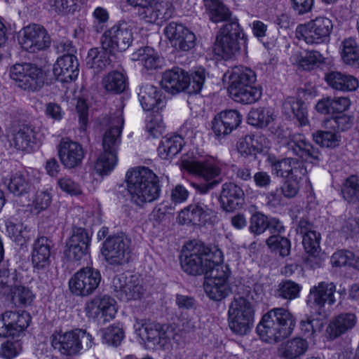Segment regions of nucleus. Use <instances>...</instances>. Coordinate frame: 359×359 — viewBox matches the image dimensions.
Wrapping results in <instances>:
<instances>
[{"instance_id": "1", "label": "nucleus", "mask_w": 359, "mask_h": 359, "mask_svg": "<svg viewBox=\"0 0 359 359\" xmlns=\"http://www.w3.org/2000/svg\"><path fill=\"white\" fill-rule=\"evenodd\" d=\"M227 74L229 83L228 91L235 102L250 104L261 98V88L254 86L257 76L252 69L247 67L236 66Z\"/></svg>"}, {"instance_id": "2", "label": "nucleus", "mask_w": 359, "mask_h": 359, "mask_svg": "<svg viewBox=\"0 0 359 359\" xmlns=\"http://www.w3.org/2000/svg\"><path fill=\"white\" fill-rule=\"evenodd\" d=\"M295 326L292 314L283 308H274L263 316L257 327L262 340L276 343L290 335Z\"/></svg>"}, {"instance_id": "3", "label": "nucleus", "mask_w": 359, "mask_h": 359, "mask_svg": "<svg viewBox=\"0 0 359 359\" xmlns=\"http://www.w3.org/2000/svg\"><path fill=\"white\" fill-rule=\"evenodd\" d=\"M126 184L131 201L139 206L157 198L156 175L147 167L130 169L126 173Z\"/></svg>"}, {"instance_id": "4", "label": "nucleus", "mask_w": 359, "mask_h": 359, "mask_svg": "<svg viewBox=\"0 0 359 359\" xmlns=\"http://www.w3.org/2000/svg\"><path fill=\"white\" fill-rule=\"evenodd\" d=\"M238 290L229 308V326L235 334L245 335L250 332L254 320L250 302L252 296L249 287L241 285Z\"/></svg>"}, {"instance_id": "5", "label": "nucleus", "mask_w": 359, "mask_h": 359, "mask_svg": "<svg viewBox=\"0 0 359 359\" xmlns=\"http://www.w3.org/2000/svg\"><path fill=\"white\" fill-rule=\"evenodd\" d=\"M205 71L199 69L190 76L183 69L177 67L163 73L161 85L167 92L172 94L180 91L187 93H198L204 84Z\"/></svg>"}, {"instance_id": "6", "label": "nucleus", "mask_w": 359, "mask_h": 359, "mask_svg": "<svg viewBox=\"0 0 359 359\" xmlns=\"http://www.w3.org/2000/svg\"><path fill=\"white\" fill-rule=\"evenodd\" d=\"M182 168L188 172L203 178L204 182H191V185L196 191L205 194L222 182V178L215 179L222 172V164L213 159L203 161L183 160Z\"/></svg>"}, {"instance_id": "7", "label": "nucleus", "mask_w": 359, "mask_h": 359, "mask_svg": "<svg viewBox=\"0 0 359 359\" xmlns=\"http://www.w3.org/2000/svg\"><path fill=\"white\" fill-rule=\"evenodd\" d=\"M215 255L212 251L201 243L187 244L182 250L180 263L184 272L192 276L205 274Z\"/></svg>"}, {"instance_id": "8", "label": "nucleus", "mask_w": 359, "mask_h": 359, "mask_svg": "<svg viewBox=\"0 0 359 359\" xmlns=\"http://www.w3.org/2000/svg\"><path fill=\"white\" fill-rule=\"evenodd\" d=\"M244 38L238 19H232L231 22L225 23L219 30L214 44L215 53L228 60L240 50L238 40Z\"/></svg>"}, {"instance_id": "9", "label": "nucleus", "mask_w": 359, "mask_h": 359, "mask_svg": "<svg viewBox=\"0 0 359 359\" xmlns=\"http://www.w3.org/2000/svg\"><path fill=\"white\" fill-rule=\"evenodd\" d=\"M333 29L330 19L326 17H317L297 28V36L307 44H320L329 41Z\"/></svg>"}, {"instance_id": "10", "label": "nucleus", "mask_w": 359, "mask_h": 359, "mask_svg": "<svg viewBox=\"0 0 359 359\" xmlns=\"http://www.w3.org/2000/svg\"><path fill=\"white\" fill-rule=\"evenodd\" d=\"M10 76L24 90L37 91L44 84L43 70L31 63L15 64L11 68Z\"/></svg>"}, {"instance_id": "11", "label": "nucleus", "mask_w": 359, "mask_h": 359, "mask_svg": "<svg viewBox=\"0 0 359 359\" xmlns=\"http://www.w3.org/2000/svg\"><path fill=\"white\" fill-rule=\"evenodd\" d=\"M101 279V274L97 269L83 267L69 279V290L76 296L88 297L98 287Z\"/></svg>"}, {"instance_id": "12", "label": "nucleus", "mask_w": 359, "mask_h": 359, "mask_svg": "<svg viewBox=\"0 0 359 359\" xmlns=\"http://www.w3.org/2000/svg\"><path fill=\"white\" fill-rule=\"evenodd\" d=\"M84 312L88 318L108 322L117 313L116 302L109 294H97L86 302Z\"/></svg>"}, {"instance_id": "13", "label": "nucleus", "mask_w": 359, "mask_h": 359, "mask_svg": "<svg viewBox=\"0 0 359 359\" xmlns=\"http://www.w3.org/2000/svg\"><path fill=\"white\" fill-rule=\"evenodd\" d=\"M336 285L334 283L320 282L317 285L311 287L306 299V304L315 309L319 316L327 318L328 313L325 310V304L333 305L336 302L334 294Z\"/></svg>"}, {"instance_id": "14", "label": "nucleus", "mask_w": 359, "mask_h": 359, "mask_svg": "<svg viewBox=\"0 0 359 359\" xmlns=\"http://www.w3.org/2000/svg\"><path fill=\"white\" fill-rule=\"evenodd\" d=\"M111 288L114 295L123 302L140 299L144 293L142 280L135 276L129 278L123 274L115 276Z\"/></svg>"}, {"instance_id": "15", "label": "nucleus", "mask_w": 359, "mask_h": 359, "mask_svg": "<svg viewBox=\"0 0 359 359\" xmlns=\"http://www.w3.org/2000/svg\"><path fill=\"white\" fill-rule=\"evenodd\" d=\"M102 46L110 53L122 52L128 48L133 41V34L126 22L114 25L102 36Z\"/></svg>"}, {"instance_id": "16", "label": "nucleus", "mask_w": 359, "mask_h": 359, "mask_svg": "<svg viewBox=\"0 0 359 359\" xmlns=\"http://www.w3.org/2000/svg\"><path fill=\"white\" fill-rule=\"evenodd\" d=\"M130 240L124 234L108 238L102 247V255L111 265H121L128 260Z\"/></svg>"}, {"instance_id": "17", "label": "nucleus", "mask_w": 359, "mask_h": 359, "mask_svg": "<svg viewBox=\"0 0 359 359\" xmlns=\"http://www.w3.org/2000/svg\"><path fill=\"white\" fill-rule=\"evenodd\" d=\"M22 48L30 53H36L48 48L51 43L46 29L38 24H32L22 29L20 39Z\"/></svg>"}, {"instance_id": "18", "label": "nucleus", "mask_w": 359, "mask_h": 359, "mask_svg": "<svg viewBox=\"0 0 359 359\" xmlns=\"http://www.w3.org/2000/svg\"><path fill=\"white\" fill-rule=\"evenodd\" d=\"M287 152L302 159V162L313 163L319 161L320 151L318 148L306 139L302 134L290 135L285 142Z\"/></svg>"}, {"instance_id": "19", "label": "nucleus", "mask_w": 359, "mask_h": 359, "mask_svg": "<svg viewBox=\"0 0 359 359\" xmlns=\"http://www.w3.org/2000/svg\"><path fill=\"white\" fill-rule=\"evenodd\" d=\"M31 322L29 314L25 311H7L0 317V337L18 336L24 332Z\"/></svg>"}, {"instance_id": "20", "label": "nucleus", "mask_w": 359, "mask_h": 359, "mask_svg": "<svg viewBox=\"0 0 359 359\" xmlns=\"http://www.w3.org/2000/svg\"><path fill=\"white\" fill-rule=\"evenodd\" d=\"M124 125L123 111L117 110L109 118V128L104 132L102 137L104 151L116 155L121 144V135Z\"/></svg>"}, {"instance_id": "21", "label": "nucleus", "mask_w": 359, "mask_h": 359, "mask_svg": "<svg viewBox=\"0 0 359 359\" xmlns=\"http://www.w3.org/2000/svg\"><path fill=\"white\" fill-rule=\"evenodd\" d=\"M57 152L61 163L68 169L79 166L85 156L83 147L69 138H62L60 140Z\"/></svg>"}, {"instance_id": "22", "label": "nucleus", "mask_w": 359, "mask_h": 359, "mask_svg": "<svg viewBox=\"0 0 359 359\" xmlns=\"http://www.w3.org/2000/svg\"><path fill=\"white\" fill-rule=\"evenodd\" d=\"M78 329L69 332H55L50 337L51 345L54 349L65 355H75L83 349L79 341Z\"/></svg>"}, {"instance_id": "23", "label": "nucleus", "mask_w": 359, "mask_h": 359, "mask_svg": "<svg viewBox=\"0 0 359 359\" xmlns=\"http://www.w3.org/2000/svg\"><path fill=\"white\" fill-rule=\"evenodd\" d=\"M212 213V210L208 205L200 198H195L191 204L179 212L177 219L182 224L202 225L205 224Z\"/></svg>"}, {"instance_id": "24", "label": "nucleus", "mask_w": 359, "mask_h": 359, "mask_svg": "<svg viewBox=\"0 0 359 359\" xmlns=\"http://www.w3.org/2000/svg\"><path fill=\"white\" fill-rule=\"evenodd\" d=\"M244 198L243 190L236 183L226 182L222 185L219 202L224 211L230 212L240 208L243 203Z\"/></svg>"}, {"instance_id": "25", "label": "nucleus", "mask_w": 359, "mask_h": 359, "mask_svg": "<svg viewBox=\"0 0 359 359\" xmlns=\"http://www.w3.org/2000/svg\"><path fill=\"white\" fill-rule=\"evenodd\" d=\"M271 172L278 177L288 179L302 173H308L304 163L295 158H284L271 162Z\"/></svg>"}, {"instance_id": "26", "label": "nucleus", "mask_w": 359, "mask_h": 359, "mask_svg": "<svg viewBox=\"0 0 359 359\" xmlns=\"http://www.w3.org/2000/svg\"><path fill=\"white\" fill-rule=\"evenodd\" d=\"M79 62L74 55H63L57 59L53 67V74L62 83L75 80L79 75Z\"/></svg>"}, {"instance_id": "27", "label": "nucleus", "mask_w": 359, "mask_h": 359, "mask_svg": "<svg viewBox=\"0 0 359 359\" xmlns=\"http://www.w3.org/2000/svg\"><path fill=\"white\" fill-rule=\"evenodd\" d=\"M53 247V241L48 237L41 236L34 241L31 255L34 269L41 270L49 266L50 250Z\"/></svg>"}, {"instance_id": "28", "label": "nucleus", "mask_w": 359, "mask_h": 359, "mask_svg": "<svg viewBox=\"0 0 359 359\" xmlns=\"http://www.w3.org/2000/svg\"><path fill=\"white\" fill-rule=\"evenodd\" d=\"M325 80L332 89L343 92L354 91L359 86L356 78L338 71H330L326 73Z\"/></svg>"}, {"instance_id": "29", "label": "nucleus", "mask_w": 359, "mask_h": 359, "mask_svg": "<svg viewBox=\"0 0 359 359\" xmlns=\"http://www.w3.org/2000/svg\"><path fill=\"white\" fill-rule=\"evenodd\" d=\"M8 138L11 146L18 150H29L36 143L35 131L28 126H23L17 130H13L8 135Z\"/></svg>"}, {"instance_id": "30", "label": "nucleus", "mask_w": 359, "mask_h": 359, "mask_svg": "<svg viewBox=\"0 0 359 359\" xmlns=\"http://www.w3.org/2000/svg\"><path fill=\"white\" fill-rule=\"evenodd\" d=\"M205 14L213 23L231 22L232 12L221 0H203Z\"/></svg>"}, {"instance_id": "31", "label": "nucleus", "mask_w": 359, "mask_h": 359, "mask_svg": "<svg viewBox=\"0 0 359 359\" xmlns=\"http://www.w3.org/2000/svg\"><path fill=\"white\" fill-rule=\"evenodd\" d=\"M135 332L144 342L146 349L156 351L157 337V323L155 321L145 320L143 322L137 321L134 325Z\"/></svg>"}, {"instance_id": "32", "label": "nucleus", "mask_w": 359, "mask_h": 359, "mask_svg": "<svg viewBox=\"0 0 359 359\" xmlns=\"http://www.w3.org/2000/svg\"><path fill=\"white\" fill-rule=\"evenodd\" d=\"M283 111L289 116H293V119L299 126H306L309 124L308 110L305 103L297 98L288 97L283 104Z\"/></svg>"}, {"instance_id": "33", "label": "nucleus", "mask_w": 359, "mask_h": 359, "mask_svg": "<svg viewBox=\"0 0 359 359\" xmlns=\"http://www.w3.org/2000/svg\"><path fill=\"white\" fill-rule=\"evenodd\" d=\"M222 262V252L219 249L215 250V255L211 261L212 264L208 267L205 272V279H212L217 282L229 283L228 279L230 275V269L227 265Z\"/></svg>"}, {"instance_id": "34", "label": "nucleus", "mask_w": 359, "mask_h": 359, "mask_svg": "<svg viewBox=\"0 0 359 359\" xmlns=\"http://www.w3.org/2000/svg\"><path fill=\"white\" fill-rule=\"evenodd\" d=\"M356 323V316L352 313L337 316L329 324L327 332L331 339H335L351 330Z\"/></svg>"}, {"instance_id": "35", "label": "nucleus", "mask_w": 359, "mask_h": 359, "mask_svg": "<svg viewBox=\"0 0 359 359\" xmlns=\"http://www.w3.org/2000/svg\"><path fill=\"white\" fill-rule=\"evenodd\" d=\"M184 144V139L179 135H167L161 140L158 145V156L163 159H168L177 154Z\"/></svg>"}, {"instance_id": "36", "label": "nucleus", "mask_w": 359, "mask_h": 359, "mask_svg": "<svg viewBox=\"0 0 359 359\" xmlns=\"http://www.w3.org/2000/svg\"><path fill=\"white\" fill-rule=\"evenodd\" d=\"M308 347L306 339L296 337L283 344L279 348V353L285 359H295L304 354Z\"/></svg>"}, {"instance_id": "37", "label": "nucleus", "mask_w": 359, "mask_h": 359, "mask_svg": "<svg viewBox=\"0 0 359 359\" xmlns=\"http://www.w3.org/2000/svg\"><path fill=\"white\" fill-rule=\"evenodd\" d=\"M103 88L108 93L120 94L127 86L126 76L120 72L113 71L107 74L102 80Z\"/></svg>"}, {"instance_id": "38", "label": "nucleus", "mask_w": 359, "mask_h": 359, "mask_svg": "<svg viewBox=\"0 0 359 359\" xmlns=\"http://www.w3.org/2000/svg\"><path fill=\"white\" fill-rule=\"evenodd\" d=\"M262 137L255 135H248L241 138L237 143V149L245 156H255L263 151L261 144Z\"/></svg>"}, {"instance_id": "39", "label": "nucleus", "mask_w": 359, "mask_h": 359, "mask_svg": "<svg viewBox=\"0 0 359 359\" xmlns=\"http://www.w3.org/2000/svg\"><path fill=\"white\" fill-rule=\"evenodd\" d=\"M203 287L207 296L216 302L225 299L231 292L229 283L217 282L212 279H205Z\"/></svg>"}, {"instance_id": "40", "label": "nucleus", "mask_w": 359, "mask_h": 359, "mask_svg": "<svg viewBox=\"0 0 359 359\" xmlns=\"http://www.w3.org/2000/svg\"><path fill=\"white\" fill-rule=\"evenodd\" d=\"M341 194L348 203L357 205L359 203V177L351 175L343 182Z\"/></svg>"}, {"instance_id": "41", "label": "nucleus", "mask_w": 359, "mask_h": 359, "mask_svg": "<svg viewBox=\"0 0 359 359\" xmlns=\"http://www.w3.org/2000/svg\"><path fill=\"white\" fill-rule=\"evenodd\" d=\"M107 50L99 49L97 48H91L86 57L87 65L98 73L104 69L109 64V60L107 53Z\"/></svg>"}, {"instance_id": "42", "label": "nucleus", "mask_w": 359, "mask_h": 359, "mask_svg": "<svg viewBox=\"0 0 359 359\" xmlns=\"http://www.w3.org/2000/svg\"><path fill=\"white\" fill-rule=\"evenodd\" d=\"M273 112L267 108L259 107L250 111L248 123L255 127L264 128L267 127L273 119Z\"/></svg>"}, {"instance_id": "43", "label": "nucleus", "mask_w": 359, "mask_h": 359, "mask_svg": "<svg viewBox=\"0 0 359 359\" xmlns=\"http://www.w3.org/2000/svg\"><path fill=\"white\" fill-rule=\"evenodd\" d=\"M133 7L142 10L140 15L147 22L155 23L157 21V0H126Z\"/></svg>"}, {"instance_id": "44", "label": "nucleus", "mask_w": 359, "mask_h": 359, "mask_svg": "<svg viewBox=\"0 0 359 359\" xmlns=\"http://www.w3.org/2000/svg\"><path fill=\"white\" fill-rule=\"evenodd\" d=\"M133 60L140 61L147 71L156 70L157 68L156 52L151 47L146 46L138 49L133 54Z\"/></svg>"}, {"instance_id": "45", "label": "nucleus", "mask_w": 359, "mask_h": 359, "mask_svg": "<svg viewBox=\"0 0 359 359\" xmlns=\"http://www.w3.org/2000/svg\"><path fill=\"white\" fill-rule=\"evenodd\" d=\"M266 243L272 252L278 253L280 257L288 256L290 253L291 243L286 237L273 235L266 239Z\"/></svg>"}, {"instance_id": "46", "label": "nucleus", "mask_w": 359, "mask_h": 359, "mask_svg": "<svg viewBox=\"0 0 359 359\" xmlns=\"http://www.w3.org/2000/svg\"><path fill=\"white\" fill-rule=\"evenodd\" d=\"M341 57L346 64L359 67V46L354 39H347L344 41Z\"/></svg>"}, {"instance_id": "47", "label": "nucleus", "mask_w": 359, "mask_h": 359, "mask_svg": "<svg viewBox=\"0 0 359 359\" xmlns=\"http://www.w3.org/2000/svg\"><path fill=\"white\" fill-rule=\"evenodd\" d=\"M157 88L154 85H145L139 94L140 102L146 111L150 113L157 104Z\"/></svg>"}, {"instance_id": "48", "label": "nucleus", "mask_w": 359, "mask_h": 359, "mask_svg": "<svg viewBox=\"0 0 359 359\" xmlns=\"http://www.w3.org/2000/svg\"><path fill=\"white\" fill-rule=\"evenodd\" d=\"M117 162V155L108 152H103L97 158L94 169L99 175H107L115 167Z\"/></svg>"}, {"instance_id": "49", "label": "nucleus", "mask_w": 359, "mask_h": 359, "mask_svg": "<svg viewBox=\"0 0 359 359\" xmlns=\"http://www.w3.org/2000/svg\"><path fill=\"white\" fill-rule=\"evenodd\" d=\"M313 139L320 147L334 148L339 145L340 135L332 131L318 130L313 134Z\"/></svg>"}, {"instance_id": "50", "label": "nucleus", "mask_w": 359, "mask_h": 359, "mask_svg": "<svg viewBox=\"0 0 359 359\" xmlns=\"http://www.w3.org/2000/svg\"><path fill=\"white\" fill-rule=\"evenodd\" d=\"M18 275L15 270L11 271L6 268L0 269V294L6 295L10 294L13 288L16 286Z\"/></svg>"}, {"instance_id": "51", "label": "nucleus", "mask_w": 359, "mask_h": 359, "mask_svg": "<svg viewBox=\"0 0 359 359\" xmlns=\"http://www.w3.org/2000/svg\"><path fill=\"white\" fill-rule=\"evenodd\" d=\"M302 244L306 252L311 255L309 259L315 258L320 250V234L316 231H309L303 235Z\"/></svg>"}, {"instance_id": "52", "label": "nucleus", "mask_w": 359, "mask_h": 359, "mask_svg": "<svg viewBox=\"0 0 359 359\" xmlns=\"http://www.w3.org/2000/svg\"><path fill=\"white\" fill-rule=\"evenodd\" d=\"M29 187V183L26 176L20 172L12 175L8 184V190L16 196H20L27 193Z\"/></svg>"}, {"instance_id": "53", "label": "nucleus", "mask_w": 359, "mask_h": 359, "mask_svg": "<svg viewBox=\"0 0 359 359\" xmlns=\"http://www.w3.org/2000/svg\"><path fill=\"white\" fill-rule=\"evenodd\" d=\"M103 342L113 346H118L124 337L122 328L111 325L102 331Z\"/></svg>"}, {"instance_id": "54", "label": "nucleus", "mask_w": 359, "mask_h": 359, "mask_svg": "<svg viewBox=\"0 0 359 359\" xmlns=\"http://www.w3.org/2000/svg\"><path fill=\"white\" fill-rule=\"evenodd\" d=\"M308 173H302L300 175H297L292 177L286 179V181L280 187L283 196L287 198H292L295 197L299 193L300 188V182L304 177H306Z\"/></svg>"}, {"instance_id": "55", "label": "nucleus", "mask_w": 359, "mask_h": 359, "mask_svg": "<svg viewBox=\"0 0 359 359\" xmlns=\"http://www.w3.org/2000/svg\"><path fill=\"white\" fill-rule=\"evenodd\" d=\"M301 286L292 280H286L278 285V296L285 299L292 300L299 297Z\"/></svg>"}, {"instance_id": "56", "label": "nucleus", "mask_w": 359, "mask_h": 359, "mask_svg": "<svg viewBox=\"0 0 359 359\" xmlns=\"http://www.w3.org/2000/svg\"><path fill=\"white\" fill-rule=\"evenodd\" d=\"M269 219L259 212L254 213L250 219V231L255 235L263 233L269 228Z\"/></svg>"}, {"instance_id": "57", "label": "nucleus", "mask_w": 359, "mask_h": 359, "mask_svg": "<svg viewBox=\"0 0 359 359\" xmlns=\"http://www.w3.org/2000/svg\"><path fill=\"white\" fill-rule=\"evenodd\" d=\"M22 351V344L19 341H6L0 348V357L4 359H13Z\"/></svg>"}, {"instance_id": "58", "label": "nucleus", "mask_w": 359, "mask_h": 359, "mask_svg": "<svg viewBox=\"0 0 359 359\" xmlns=\"http://www.w3.org/2000/svg\"><path fill=\"white\" fill-rule=\"evenodd\" d=\"M88 246L81 244L76 245L74 243H66V249L64 251L65 257L69 260L79 261L88 253Z\"/></svg>"}, {"instance_id": "59", "label": "nucleus", "mask_w": 359, "mask_h": 359, "mask_svg": "<svg viewBox=\"0 0 359 359\" xmlns=\"http://www.w3.org/2000/svg\"><path fill=\"white\" fill-rule=\"evenodd\" d=\"M6 232L8 236L18 245H24L26 243V238L20 224H16L12 221L8 220L6 222Z\"/></svg>"}, {"instance_id": "60", "label": "nucleus", "mask_w": 359, "mask_h": 359, "mask_svg": "<svg viewBox=\"0 0 359 359\" xmlns=\"http://www.w3.org/2000/svg\"><path fill=\"white\" fill-rule=\"evenodd\" d=\"M13 298L19 305L26 306L31 304L34 294L28 287L15 286Z\"/></svg>"}, {"instance_id": "61", "label": "nucleus", "mask_w": 359, "mask_h": 359, "mask_svg": "<svg viewBox=\"0 0 359 359\" xmlns=\"http://www.w3.org/2000/svg\"><path fill=\"white\" fill-rule=\"evenodd\" d=\"M196 36L195 34L187 29L184 34L180 36L179 39L173 43V46L178 47L182 51H189L195 46Z\"/></svg>"}, {"instance_id": "62", "label": "nucleus", "mask_w": 359, "mask_h": 359, "mask_svg": "<svg viewBox=\"0 0 359 359\" xmlns=\"http://www.w3.org/2000/svg\"><path fill=\"white\" fill-rule=\"evenodd\" d=\"M57 185L65 192L70 195L78 196L82 194L80 185L69 177H64L57 180Z\"/></svg>"}, {"instance_id": "63", "label": "nucleus", "mask_w": 359, "mask_h": 359, "mask_svg": "<svg viewBox=\"0 0 359 359\" xmlns=\"http://www.w3.org/2000/svg\"><path fill=\"white\" fill-rule=\"evenodd\" d=\"M47 4L57 13H68L75 10L74 0H47Z\"/></svg>"}, {"instance_id": "64", "label": "nucleus", "mask_w": 359, "mask_h": 359, "mask_svg": "<svg viewBox=\"0 0 359 359\" xmlns=\"http://www.w3.org/2000/svg\"><path fill=\"white\" fill-rule=\"evenodd\" d=\"M70 243L81 245L83 244L88 246L90 243V236L87 231L81 227H74L72 234L67 241Z\"/></svg>"}]
</instances>
